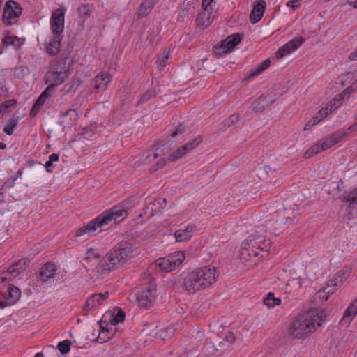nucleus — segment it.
Wrapping results in <instances>:
<instances>
[{"mask_svg": "<svg viewBox=\"0 0 357 357\" xmlns=\"http://www.w3.org/2000/svg\"><path fill=\"white\" fill-rule=\"evenodd\" d=\"M17 102L15 100L12 99L6 101L0 105V114H5L10 112L16 106Z\"/></svg>", "mask_w": 357, "mask_h": 357, "instance_id": "7c9ffc66", "label": "nucleus"}, {"mask_svg": "<svg viewBox=\"0 0 357 357\" xmlns=\"http://www.w3.org/2000/svg\"><path fill=\"white\" fill-rule=\"evenodd\" d=\"M265 8L266 2L264 0H257L255 2L250 16L252 23L255 24L261 20L264 15Z\"/></svg>", "mask_w": 357, "mask_h": 357, "instance_id": "dca6fc26", "label": "nucleus"}, {"mask_svg": "<svg viewBox=\"0 0 357 357\" xmlns=\"http://www.w3.org/2000/svg\"><path fill=\"white\" fill-rule=\"evenodd\" d=\"M239 120V114H234L231 115L227 119L225 120V125L227 127H230L232 125H234Z\"/></svg>", "mask_w": 357, "mask_h": 357, "instance_id": "ea45409f", "label": "nucleus"}, {"mask_svg": "<svg viewBox=\"0 0 357 357\" xmlns=\"http://www.w3.org/2000/svg\"><path fill=\"white\" fill-rule=\"evenodd\" d=\"M152 203L154 204L156 209L160 212L166 206V199L164 198H158Z\"/></svg>", "mask_w": 357, "mask_h": 357, "instance_id": "a19ab883", "label": "nucleus"}, {"mask_svg": "<svg viewBox=\"0 0 357 357\" xmlns=\"http://www.w3.org/2000/svg\"><path fill=\"white\" fill-rule=\"evenodd\" d=\"M293 222V219L290 218H282L277 221L280 225L281 224H291Z\"/></svg>", "mask_w": 357, "mask_h": 357, "instance_id": "6e6d98bb", "label": "nucleus"}, {"mask_svg": "<svg viewBox=\"0 0 357 357\" xmlns=\"http://www.w3.org/2000/svg\"><path fill=\"white\" fill-rule=\"evenodd\" d=\"M185 132V128L183 126L179 125L175 131L172 133V137H174L178 135H181Z\"/></svg>", "mask_w": 357, "mask_h": 357, "instance_id": "3c124183", "label": "nucleus"}, {"mask_svg": "<svg viewBox=\"0 0 357 357\" xmlns=\"http://www.w3.org/2000/svg\"><path fill=\"white\" fill-rule=\"evenodd\" d=\"M68 77L66 71L50 70L45 75V83L48 86H52V93L54 92L56 86L63 84Z\"/></svg>", "mask_w": 357, "mask_h": 357, "instance_id": "6e6552de", "label": "nucleus"}, {"mask_svg": "<svg viewBox=\"0 0 357 357\" xmlns=\"http://www.w3.org/2000/svg\"><path fill=\"white\" fill-rule=\"evenodd\" d=\"M326 318L325 312L314 309L296 317L289 328V334L294 338L305 339L321 325Z\"/></svg>", "mask_w": 357, "mask_h": 357, "instance_id": "f03ea898", "label": "nucleus"}, {"mask_svg": "<svg viewBox=\"0 0 357 357\" xmlns=\"http://www.w3.org/2000/svg\"><path fill=\"white\" fill-rule=\"evenodd\" d=\"M106 321H107V320L104 321L105 323ZM102 322H103V321L101 320L100 326H99L100 328L98 330L99 331V335L96 338V341L98 342H100V343H103V342H107L113 335V334H112L111 335H108V334L109 333V330L110 329H109V328L107 326H104L102 325Z\"/></svg>", "mask_w": 357, "mask_h": 357, "instance_id": "a878e982", "label": "nucleus"}, {"mask_svg": "<svg viewBox=\"0 0 357 357\" xmlns=\"http://www.w3.org/2000/svg\"><path fill=\"white\" fill-rule=\"evenodd\" d=\"M354 86L352 84L342 91V93L339 95L340 98L343 100L344 99L349 98V96L353 93Z\"/></svg>", "mask_w": 357, "mask_h": 357, "instance_id": "c03bdc74", "label": "nucleus"}, {"mask_svg": "<svg viewBox=\"0 0 357 357\" xmlns=\"http://www.w3.org/2000/svg\"><path fill=\"white\" fill-rule=\"evenodd\" d=\"M270 63H271V61L269 59H266L264 61H263L262 63H261L259 66L260 67L261 69H262V70H265L266 69H267L269 66H270Z\"/></svg>", "mask_w": 357, "mask_h": 357, "instance_id": "864d4df0", "label": "nucleus"}, {"mask_svg": "<svg viewBox=\"0 0 357 357\" xmlns=\"http://www.w3.org/2000/svg\"><path fill=\"white\" fill-rule=\"evenodd\" d=\"M276 100V97H271L269 94L265 96H260L255 102L252 110L257 113L263 112L266 107L273 104Z\"/></svg>", "mask_w": 357, "mask_h": 357, "instance_id": "f3484780", "label": "nucleus"}, {"mask_svg": "<svg viewBox=\"0 0 357 357\" xmlns=\"http://www.w3.org/2000/svg\"><path fill=\"white\" fill-rule=\"evenodd\" d=\"M321 150V146L319 143L312 146L307 151L304 153V157L305 158H309L312 155H315L319 153Z\"/></svg>", "mask_w": 357, "mask_h": 357, "instance_id": "c9c22d12", "label": "nucleus"}, {"mask_svg": "<svg viewBox=\"0 0 357 357\" xmlns=\"http://www.w3.org/2000/svg\"><path fill=\"white\" fill-rule=\"evenodd\" d=\"M317 114L323 120L328 114V109L327 107L321 108Z\"/></svg>", "mask_w": 357, "mask_h": 357, "instance_id": "603ef678", "label": "nucleus"}, {"mask_svg": "<svg viewBox=\"0 0 357 357\" xmlns=\"http://www.w3.org/2000/svg\"><path fill=\"white\" fill-rule=\"evenodd\" d=\"M54 93H52V86H47L40 94L39 98L37 99L36 102L32 107L31 110V115L35 116L38 112L40 107L45 103L46 100L52 96Z\"/></svg>", "mask_w": 357, "mask_h": 357, "instance_id": "6ab92c4d", "label": "nucleus"}, {"mask_svg": "<svg viewBox=\"0 0 357 357\" xmlns=\"http://www.w3.org/2000/svg\"><path fill=\"white\" fill-rule=\"evenodd\" d=\"M109 322L111 323L112 326H116L120 322H123L125 319L126 314L125 312L119 310L116 315H114L113 314H109Z\"/></svg>", "mask_w": 357, "mask_h": 357, "instance_id": "c756f323", "label": "nucleus"}, {"mask_svg": "<svg viewBox=\"0 0 357 357\" xmlns=\"http://www.w3.org/2000/svg\"><path fill=\"white\" fill-rule=\"evenodd\" d=\"M166 163H167V160L163 159V158H162L160 160H158V162L155 165H153L151 167L150 170L152 172H155L158 169L162 168V167H164V165H165Z\"/></svg>", "mask_w": 357, "mask_h": 357, "instance_id": "49530a36", "label": "nucleus"}, {"mask_svg": "<svg viewBox=\"0 0 357 357\" xmlns=\"http://www.w3.org/2000/svg\"><path fill=\"white\" fill-rule=\"evenodd\" d=\"M301 0H291L287 3V5L289 7H292L294 9L296 8Z\"/></svg>", "mask_w": 357, "mask_h": 357, "instance_id": "bf43d9fd", "label": "nucleus"}, {"mask_svg": "<svg viewBox=\"0 0 357 357\" xmlns=\"http://www.w3.org/2000/svg\"><path fill=\"white\" fill-rule=\"evenodd\" d=\"M213 0H202V8H208V9H213Z\"/></svg>", "mask_w": 357, "mask_h": 357, "instance_id": "8fccbe9b", "label": "nucleus"}, {"mask_svg": "<svg viewBox=\"0 0 357 357\" xmlns=\"http://www.w3.org/2000/svg\"><path fill=\"white\" fill-rule=\"evenodd\" d=\"M349 60L351 61H356L357 60V49L350 54L349 56Z\"/></svg>", "mask_w": 357, "mask_h": 357, "instance_id": "774afa93", "label": "nucleus"}, {"mask_svg": "<svg viewBox=\"0 0 357 357\" xmlns=\"http://www.w3.org/2000/svg\"><path fill=\"white\" fill-rule=\"evenodd\" d=\"M7 273L10 275V278H15L20 275L17 269L14 268L12 265L8 268Z\"/></svg>", "mask_w": 357, "mask_h": 357, "instance_id": "de8ad7c7", "label": "nucleus"}, {"mask_svg": "<svg viewBox=\"0 0 357 357\" xmlns=\"http://www.w3.org/2000/svg\"><path fill=\"white\" fill-rule=\"evenodd\" d=\"M17 127V120L10 119L9 123L3 128V131L8 135L13 134L14 129Z\"/></svg>", "mask_w": 357, "mask_h": 357, "instance_id": "4c0bfd02", "label": "nucleus"}, {"mask_svg": "<svg viewBox=\"0 0 357 357\" xmlns=\"http://www.w3.org/2000/svg\"><path fill=\"white\" fill-rule=\"evenodd\" d=\"M214 17L213 9L202 8L195 19L196 26L204 29L211 25Z\"/></svg>", "mask_w": 357, "mask_h": 357, "instance_id": "9b49d317", "label": "nucleus"}, {"mask_svg": "<svg viewBox=\"0 0 357 357\" xmlns=\"http://www.w3.org/2000/svg\"><path fill=\"white\" fill-rule=\"evenodd\" d=\"M13 305L12 303H10V301H8L6 298H5V300L0 301V307L4 308L9 305Z\"/></svg>", "mask_w": 357, "mask_h": 357, "instance_id": "680f3d73", "label": "nucleus"}, {"mask_svg": "<svg viewBox=\"0 0 357 357\" xmlns=\"http://www.w3.org/2000/svg\"><path fill=\"white\" fill-rule=\"evenodd\" d=\"M188 15V11L187 10H183L182 12L178 16V20L183 21L184 17Z\"/></svg>", "mask_w": 357, "mask_h": 357, "instance_id": "e2e57ef3", "label": "nucleus"}, {"mask_svg": "<svg viewBox=\"0 0 357 357\" xmlns=\"http://www.w3.org/2000/svg\"><path fill=\"white\" fill-rule=\"evenodd\" d=\"M343 136V135L335 133L330 136V138L331 139L333 143L335 144L342 140Z\"/></svg>", "mask_w": 357, "mask_h": 357, "instance_id": "09e8293b", "label": "nucleus"}, {"mask_svg": "<svg viewBox=\"0 0 357 357\" xmlns=\"http://www.w3.org/2000/svg\"><path fill=\"white\" fill-rule=\"evenodd\" d=\"M261 72H263V70H262V69L260 68V67L258 65L256 67V68L250 73L249 77L256 76V75L260 74Z\"/></svg>", "mask_w": 357, "mask_h": 357, "instance_id": "052dcab7", "label": "nucleus"}, {"mask_svg": "<svg viewBox=\"0 0 357 357\" xmlns=\"http://www.w3.org/2000/svg\"><path fill=\"white\" fill-rule=\"evenodd\" d=\"M155 96V93L153 90H147L144 93H143L140 98L139 102H145L150 100L152 97H154Z\"/></svg>", "mask_w": 357, "mask_h": 357, "instance_id": "58836bf2", "label": "nucleus"}, {"mask_svg": "<svg viewBox=\"0 0 357 357\" xmlns=\"http://www.w3.org/2000/svg\"><path fill=\"white\" fill-rule=\"evenodd\" d=\"M321 120H322V119H321V118L319 117V115H317V114H316V115H315L314 116H313V117L310 119V121L312 122V123H313L314 126H315V125H317V123H319Z\"/></svg>", "mask_w": 357, "mask_h": 357, "instance_id": "0e129e2a", "label": "nucleus"}, {"mask_svg": "<svg viewBox=\"0 0 357 357\" xmlns=\"http://www.w3.org/2000/svg\"><path fill=\"white\" fill-rule=\"evenodd\" d=\"M219 273L213 266L199 268L186 275L183 287L189 294H194L213 285Z\"/></svg>", "mask_w": 357, "mask_h": 357, "instance_id": "7ed1b4c3", "label": "nucleus"}, {"mask_svg": "<svg viewBox=\"0 0 357 357\" xmlns=\"http://www.w3.org/2000/svg\"><path fill=\"white\" fill-rule=\"evenodd\" d=\"M109 296V292L105 291L104 293H97L91 295L89 298V303L92 304V307H96L102 304V302L106 300Z\"/></svg>", "mask_w": 357, "mask_h": 357, "instance_id": "393cba45", "label": "nucleus"}, {"mask_svg": "<svg viewBox=\"0 0 357 357\" xmlns=\"http://www.w3.org/2000/svg\"><path fill=\"white\" fill-rule=\"evenodd\" d=\"M22 12V9L17 2L13 0L8 1L3 13L4 23L8 25L15 24Z\"/></svg>", "mask_w": 357, "mask_h": 357, "instance_id": "423d86ee", "label": "nucleus"}, {"mask_svg": "<svg viewBox=\"0 0 357 357\" xmlns=\"http://www.w3.org/2000/svg\"><path fill=\"white\" fill-rule=\"evenodd\" d=\"M342 201L343 202H347L349 204V208L355 209L357 206V188L353 190L352 191L346 192Z\"/></svg>", "mask_w": 357, "mask_h": 357, "instance_id": "5701e85b", "label": "nucleus"}, {"mask_svg": "<svg viewBox=\"0 0 357 357\" xmlns=\"http://www.w3.org/2000/svg\"><path fill=\"white\" fill-rule=\"evenodd\" d=\"M20 294V290L17 287L10 285L8 293L6 298L10 301V303L15 304L19 300Z\"/></svg>", "mask_w": 357, "mask_h": 357, "instance_id": "bb28decb", "label": "nucleus"}, {"mask_svg": "<svg viewBox=\"0 0 357 357\" xmlns=\"http://www.w3.org/2000/svg\"><path fill=\"white\" fill-rule=\"evenodd\" d=\"M357 314V298L355 299L351 303H350L345 310L342 321L349 323Z\"/></svg>", "mask_w": 357, "mask_h": 357, "instance_id": "4be33fe9", "label": "nucleus"}, {"mask_svg": "<svg viewBox=\"0 0 357 357\" xmlns=\"http://www.w3.org/2000/svg\"><path fill=\"white\" fill-rule=\"evenodd\" d=\"M263 303L269 308L278 306L281 304V299L274 296L272 292H269L266 296L264 298Z\"/></svg>", "mask_w": 357, "mask_h": 357, "instance_id": "cd10ccee", "label": "nucleus"}, {"mask_svg": "<svg viewBox=\"0 0 357 357\" xmlns=\"http://www.w3.org/2000/svg\"><path fill=\"white\" fill-rule=\"evenodd\" d=\"M318 143L321 146L322 151L328 149L334 145L330 137L323 141H319Z\"/></svg>", "mask_w": 357, "mask_h": 357, "instance_id": "37998d69", "label": "nucleus"}, {"mask_svg": "<svg viewBox=\"0 0 357 357\" xmlns=\"http://www.w3.org/2000/svg\"><path fill=\"white\" fill-rule=\"evenodd\" d=\"M127 211L124 209H119L117 208H113L108 211L100 214L99 216L100 219H104L105 222H103V225H108L112 220L114 222L119 221L118 219L122 218V219L126 215Z\"/></svg>", "mask_w": 357, "mask_h": 357, "instance_id": "4468645a", "label": "nucleus"}, {"mask_svg": "<svg viewBox=\"0 0 357 357\" xmlns=\"http://www.w3.org/2000/svg\"><path fill=\"white\" fill-rule=\"evenodd\" d=\"M157 213H158V211L156 209L154 204L152 202L149 203V204L144 209V214L147 216L148 218H152Z\"/></svg>", "mask_w": 357, "mask_h": 357, "instance_id": "e433bc0d", "label": "nucleus"}, {"mask_svg": "<svg viewBox=\"0 0 357 357\" xmlns=\"http://www.w3.org/2000/svg\"><path fill=\"white\" fill-rule=\"evenodd\" d=\"M74 86L75 84L73 82L68 83L63 86V89L65 91L66 93H70L71 90L73 89Z\"/></svg>", "mask_w": 357, "mask_h": 357, "instance_id": "13d9d810", "label": "nucleus"}, {"mask_svg": "<svg viewBox=\"0 0 357 357\" xmlns=\"http://www.w3.org/2000/svg\"><path fill=\"white\" fill-rule=\"evenodd\" d=\"M303 37H298L289 41L281 47H280L276 52L277 58H282L284 55L290 53L291 51L297 50L304 42Z\"/></svg>", "mask_w": 357, "mask_h": 357, "instance_id": "f8f14e48", "label": "nucleus"}, {"mask_svg": "<svg viewBox=\"0 0 357 357\" xmlns=\"http://www.w3.org/2000/svg\"><path fill=\"white\" fill-rule=\"evenodd\" d=\"M156 298V290L155 288H149L148 289L140 292L137 299L139 305L142 307H149L155 301Z\"/></svg>", "mask_w": 357, "mask_h": 357, "instance_id": "ddd939ff", "label": "nucleus"}, {"mask_svg": "<svg viewBox=\"0 0 357 357\" xmlns=\"http://www.w3.org/2000/svg\"><path fill=\"white\" fill-rule=\"evenodd\" d=\"M202 141V136L199 135L196 137L193 140H192L190 142H188L186 144L178 149L176 151L172 153L169 155V160L173 162L178 160V158H181L185 154H186L188 151L196 148L201 143Z\"/></svg>", "mask_w": 357, "mask_h": 357, "instance_id": "9d476101", "label": "nucleus"}, {"mask_svg": "<svg viewBox=\"0 0 357 357\" xmlns=\"http://www.w3.org/2000/svg\"><path fill=\"white\" fill-rule=\"evenodd\" d=\"M318 143L321 146L322 151L328 149L334 145L330 137L323 141H319Z\"/></svg>", "mask_w": 357, "mask_h": 357, "instance_id": "79ce46f5", "label": "nucleus"}, {"mask_svg": "<svg viewBox=\"0 0 357 357\" xmlns=\"http://www.w3.org/2000/svg\"><path fill=\"white\" fill-rule=\"evenodd\" d=\"M132 245L130 243H119L99 261L96 267V273L105 275L121 267L132 257Z\"/></svg>", "mask_w": 357, "mask_h": 357, "instance_id": "f257e3e1", "label": "nucleus"}, {"mask_svg": "<svg viewBox=\"0 0 357 357\" xmlns=\"http://www.w3.org/2000/svg\"><path fill=\"white\" fill-rule=\"evenodd\" d=\"M243 36V35L239 33H234L227 36L222 41L220 45L215 47V54L221 55L222 54L227 53L241 43Z\"/></svg>", "mask_w": 357, "mask_h": 357, "instance_id": "1a4fd4ad", "label": "nucleus"}, {"mask_svg": "<svg viewBox=\"0 0 357 357\" xmlns=\"http://www.w3.org/2000/svg\"><path fill=\"white\" fill-rule=\"evenodd\" d=\"M342 284V283H340L339 278L335 275L334 278L328 282L327 287L324 289V292L328 295L332 294L340 287Z\"/></svg>", "mask_w": 357, "mask_h": 357, "instance_id": "c85d7f7f", "label": "nucleus"}, {"mask_svg": "<svg viewBox=\"0 0 357 357\" xmlns=\"http://www.w3.org/2000/svg\"><path fill=\"white\" fill-rule=\"evenodd\" d=\"M225 340L230 343H234L236 340V337L234 333H228V334L225 337Z\"/></svg>", "mask_w": 357, "mask_h": 357, "instance_id": "5fc2aeb1", "label": "nucleus"}, {"mask_svg": "<svg viewBox=\"0 0 357 357\" xmlns=\"http://www.w3.org/2000/svg\"><path fill=\"white\" fill-rule=\"evenodd\" d=\"M56 271V266L53 264H46L40 272V280L42 282H46L49 279L54 277Z\"/></svg>", "mask_w": 357, "mask_h": 357, "instance_id": "412c9836", "label": "nucleus"}, {"mask_svg": "<svg viewBox=\"0 0 357 357\" xmlns=\"http://www.w3.org/2000/svg\"><path fill=\"white\" fill-rule=\"evenodd\" d=\"M174 332V329L173 328H166L160 330L157 333H155V336L158 337L162 340H165L173 335Z\"/></svg>", "mask_w": 357, "mask_h": 357, "instance_id": "2f4dec72", "label": "nucleus"}, {"mask_svg": "<svg viewBox=\"0 0 357 357\" xmlns=\"http://www.w3.org/2000/svg\"><path fill=\"white\" fill-rule=\"evenodd\" d=\"M153 0H144L137 12V17H144L147 16L150 12L152 10L153 8Z\"/></svg>", "mask_w": 357, "mask_h": 357, "instance_id": "b1692460", "label": "nucleus"}, {"mask_svg": "<svg viewBox=\"0 0 357 357\" xmlns=\"http://www.w3.org/2000/svg\"><path fill=\"white\" fill-rule=\"evenodd\" d=\"M351 266H344L340 271L338 272V273L336 275V276L340 280V283H343L346 279L349 277V275L351 273Z\"/></svg>", "mask_w": 357, "mask_h": 357, "instance_id": "473e14b6", "label": "nucleus"}, {"mask_svg": "<svg viewBox=\"0 0 357 357\" xmlns=\"http://www.w3.org/2000/svg\"><path fill=\"white\" fill-rule=\"evenodd\" d=\"M103 222H105L104 219H100L98 215L93 220H91L88 223L84 225L82 227L76 231L75 236H91L96 234V231H101V228L104 227Z\"/></svg>", "mask_w": 357, "mask_h": 357, "instance_id": "0eeeda50", "label": "nucleus"}, {"mask_svg": "<svg viewBox=\"0 0 357 357\" xmlns=\"http://www.w3.org/2000/svg\"><path fill=\"white\" fill-rule=\"evenodd\" d=\"M184 259L185 255L183 252H175L165 257L158 259L155 265L165 272H170L178 267Z\"/></svg>", "mask_w": 357, "mask_h": 357, "instance_id": "39448f33", "label": "nucleus"}, {"mask_svg": "<svg viewBox=\"0 0 357 357\" xmlns=\"http://www.w3.org/2000/svg\"><path fill=\"white\" fill-rule=\"evenodd\" d=\"M111 79L108 73L101 72L93 79L91 84L96 90H105L111 82Z\"/></svg>", "mask_w": 357, "mask_h": 357, "instance_id": "2eb2a0df", "label": "nucleus"}, {"mask_svg": "<svg viewBox=\"0 0 357 357\" xmlns=\"http://www.w3.org/2000/svg\"><path fill=\"white\" fill-rule=\"evenodd\" d=\"M93 308L94 307H92L91 303V302L89 303V298H88V299L86 300L85 304L83 306V310L86 311V312H88V311H90L91 310H92Z\"/></svg>", "mask_w": 357, "mask_h": 357, "instance_id": "4d7b16f0", "label": "nucleus"}, {"mask_svg": "<svg viewBox=\"0 0 357 357\" xmlns=\"http://www.w3.org/2000/svg\"><path fill=\"white\" fill-rule=\"evenodd\" d=\"M59 155L56 153H52L49 156V160L52 162H56L59 160Z\"/></svg>", "mask_w": 357, "mask_h": 357, "instance_id": "338daca9", "label": "nucleus"}, {"mask_svg": "<svg viewBox=\"0 0 357 357\" xmlns=\"http://www.w3.org/2000/svg\"><path fill=\"white\" fill-rule=\"evenodd\" d=\"M161 151L160 147L158 144L149 147L142 158V163L147 165L153 162L160 155Z\"/></svg>", "mask_w": 357, "mask_h": 357, "instance_id": "aec40b11", "label": "nucleus"}, {"mask_svg": "<svg viewBox=\"0 0 357 357\" xmlns=\"http://www.w3.org/2000/svg\"><path fill=\"white\" fill-rule=\"evenodd\" d=\"M45 168H46L47 172H51L52 168H54V166L53 165V162H52L50 160H47L45 163Z\"/></svg>", "mask_w": 357, "mask_h": 357, "instance_id": "69168bd1", "label": "nucleus"}, {"mask_svg": "<svg viewBox=\"0 0 357 357\" xmlns=\"http://www.w3.org/2000/svg\"><path fill=\"white\" fill-rule=\"evenodd\" d=\"M197 227L195 224L188 225L184 229H178L175 231L174 236L177 242L188 241L196 231Z\"/></svg>", "mask_w": 357, "mask_h": 357, "instance_id": "a211bd4d", "label": "nucleus"}, {"mask_svg": "<svg viewBox=\"0 0 357 357\" xmlns=\"http://www.w3.org/2000/svg\"><path fill=\"white\" fill-rule=\"evenodd\" d=\"M71 342L70 340H63L59 342L57 348L62 354H66L70 351Z\"/></svg>", "mask_w": 357, "mask_h": 357, "instance_id": "f704fd0d", "label": "nucleus"}, {"mask_svg": "<svg viewBox=\"0 0 357 357\" xmlns=\"http://www.w3.org/2000/svg\"><path fill=\"white\" fill-rule=\"evenodd\" d=\"M50 26L53 37L47 42L45 50L48 54L54 56L60 51V44L62 40V33L64 29V11L61 9L56 10L50 19Z\"/></svg>", "mask_w": 357, "mask_h": 357, "instance_id": "20e7f679", "label": "nucleus"}, {"mask_svg": "<svg viewBox=\"0 0 357 357\" xmlns=\"http://www.w3.org/2000/svg\"><path fill=\"white\" fill-rule=\"evenodd\" d=\"M168 57H169L168 53H166L165 51L164 52L162 55H161L158 57L157 62L158 63L159 66H160V70H162V68H164L166 66Z\"/></svg>", "mask_w": 357, "mask_h": 357, "instance_id": "a18cd8bd", "label": "nucleus"}, {"mask_svg": "<svg viewBox=\"0 0 357 357\" xmlns=\"http://www.w3.org/2000/svg\"><path fill=\"white\" fill-rule=\"evenodd\" d=\"M29 264V260L28 259L23 258L13 264L12 266L17 269L20 274L26 268Z\"/></svg>", "mask_w": 357, "mask_h": 357, "instance_id": "72a5a7b5", "label": "nucleus"}]
</instances>
